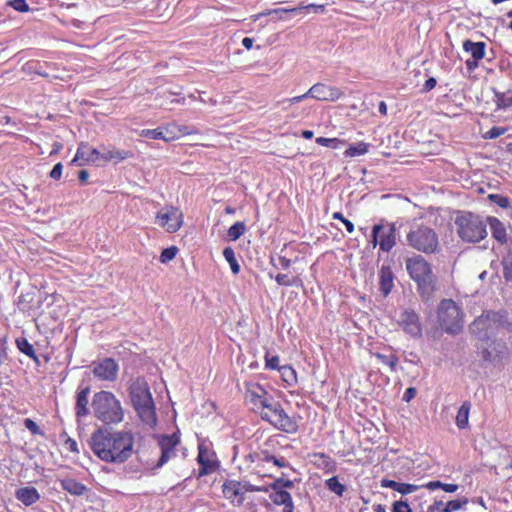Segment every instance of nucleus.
I'll use <instances>...</instances> for the list:
<instances>
[{
  "mask_svg": "<svg viewBox=\"0 0 512 512\" xmlns=\"http://www.w3.org/2000/svg\"><path fill=\"white\" fill-rule=\"evenodd\" d=\"M271 397V395L259 384H251L246 392V399L252 405L254 412L262 408L263 404Z\"/></svg>",
  "mask_w": 512,
  "mask_h": 512,
  "instance_id": "19",
  "label": "nucleus"
},
{
  "mask_svg": "<svg viewBox=\"0 0 512 512\" xmlns=\"http://www.w3.org/2000/svg\"><path fill=\"white\" fill-rule=\"evenodd\" d=\"M310 94H312L313 99L318 101L334 102L343 95V92L337 87L316 83L310 87Z\"/></svg>",
  "mask_w": 512,
  "mask_h": 512,
  "instance_id": "18",
  "label": "nucleus"
},
{
  "mask_svg": "<svg viewBox=\"0 0 512 512\" xmlns=\"http://www.w3.org/2000/svg\"><path fill=\"white\" fill-rule=\"evenodd\" d=\"M223 256L229 263L232 273L235 275L238 274L240 272V265L238 264L234 250L231 247L224 248Z\"/></svg>",
  "mask_w": 512,
  "mask_h": 512,
  "instance_id": "36",
  "label": "nucleus"
},
{
  "mask_svg": "<svg viewBox=\"0 0 512 512\" xmlns=\"http://www.w3.org/2000/svg\"><path fill=\"white\" fill-rule=\"evenodd\" d=\"M155 223L167 232L175 233L183 224V214L174 206H165L158 211Z\"/></svg>",
  "mask_w": 512,
  "mask_h": 512,
  "instance_id": "11",
  "label": "nucleus"
},
{
  "mask_svg": "<svg viewBox=\"0 0 512 512\" xmlns=\"http://www.w3.org/2000/svg\"><path fill=\"white\" fill-rule=\"evenodd\" d=\"M296 8H297L298 14H300L302 12L323 13L325 11V5H316V4L299 5Z\"/></svg>",
  "mask_w": 512,
  "mask_h": 512,
  "instance_id": "45",
  "label": "nucleus"
},
{
  "mask_svg": "<svg viewBox=\"0 0 512 512\" xmlns=\"http://www.w3.org/2000/svg\"><path fill=\"white\" fill-rule=\"evenodd\" d=\"M399 325L413 338L420 337L422 335V327L420 324L419 316L413 310H404L399 318Z\"/></svg>",
  "mask_w": 512,
  "mask_h": 512,
  "instance_id": "17",
  "label": "nucleus"
},
{
  "mask_svg": "<svg viewBox=\"0 0 512 512\" xmlns=\"http://www.w3.org/2000/svg\"><path fill=\"white\" fill-rule=\"evenodd\" d=\"M292 261L284 256H279L276 260L274 258H271V264L276 269H283L287 270L291 266Z\"/></svg>",
  "mask_w": 512,
  "mask_h": 512,
  "instance_id": "48",
  "label": "nucleus"
},
{
  "mask_svg": "<svg viewBox=\"0 0 512 512\" xmlns=\"http://www.w3.org/2000/svg\"><path fill=\"white\" fill-rule=\"evenodd\" d=\"M253 43H254V40L250 37H244L242 39V45L246 48V49H251L253 47Z\"/></svg>",
  "mask_w": 512,
  "mask_h": 512,
  "instance_id": "61",
  "label": "nucleus"
},
{
  "mask_svg": "<svg viewBox=\"0 0 512 512\" xmlns=\"http://www.w3.org/2000/svg\"><path fill=\"white\" fill-rule=\"evenodd\" d=\"M406 270L422 291L434 289V275L431 265L421 256L414 255L406 260Z\"/></svg>",
  "mask_w": 512,
  "mask_h": 512,
  "instance_id": "7",
  "label": "nucleus"
},
{
  "mask_svg": "<svg viewBox=\"0 0 512 512\" xmlns=\"http://www.w3.org/2000/svg\"><path fill=\"white\" fill-rule=\"evenodd\" d=\"M90 393V387H84L81 390H79L76 394V405H75V412L76 416L78 418L85 417L89 414V408H88V396Z\"/></svg>",
  "mask_w": 512,
  "mask_h": 512,
  "instance_id": "21",
  "label": "nucleus"
},
{
  "mask_svg": "<svg viewBox=\"0 0 512 512\" xmlns=\"http://www.w3.org/2000/svg\"><path fill=\"white\" fill-rule=\"evenodd\" d=\"M62 170H63L62 163L59 162V163L55 164L53 169L50 172V177L54 180H59L62 176Z\"/></svg>",
  "mask_w": 512,
  "mask_h": 512,
  "instance_id": "54",
  "label": "nucleus"
},
{
  "mask_svg": "<svg viewBox=\"0 0 512 512\" xmlns=\"http://www.w3.org/2000/svg\"><path fill=\"white\" fill-rule=\"evenodd\" d=\"M262 461L263 462H273L274 465H276L277 467L279 468H285V467H290V464L288 461H286V459L284 457H276L274 455H271L267 452H263V457H262Z\"/></svg>",
  "mask_w": 512,
  "mask_h": 512,
  "instance_id": "42",
  "label": "nucleus"
},
{
  "mask_svg": "<svg viewBox=\"0 0 512 512\" xmlns=\"http://www.w3.org/2000/svg\"><path fill=\"white\" fill-rule=\"evenodd\" d=\"M17 347L19 350L25 354L26 356L30 357L31 359L37 361L38 358L35 354V350L32 344L28 342L27 339L21 338L17 340Z\"/></svg>",
  "mask_w": 512,
  "mask_h": 512,
  "instance_id": "40",
  "label": "nucleus"
},
{
  "mask_svg": "<svg viewBox=\"0 0 512 512\" xmlns=\"http://www.w3.org/2000/svg\"><path fill=\"white\" fill-rule=\"evenodd\" d=\"M480 60H475L474 58H469L465 61L466 68L469 72H473L479 66Z\"/></svg>",
  "mask_w": 512,
  "mask_h": 512,
  "instance_id": "58",
  "label": "nucleus"
},
{
  "mask_svg": "<svg viewBox=\"0 0 512 512\" xmlns=\"http://www.w3.org/2000/svg\"><path fill=\"white\" fill-rule=\"evenodd\" d=\"M436 84H437L436 79H435L434 77H430V78H428V79L425 81V83H424V85H423L422 90H423L424 92L431 91L433 88H435Z\"/></svg>",
  "mask_w": 512,
  "mask_h": 512,
  "instance_id": "57",
  "label": "nucleus"
},
{
  "mask_svg": "<svg viewBox=\"0 0 512 512\" xmlns=\"http://www.w3.org/2000/svg\"><path fill=\"white\" fill-rule=\"evenodd\" d=\"M16 498L24 505L30 506L39 500L40 494L34 487H24L17 490Z\"/></svg>",
  "mask_w": 512,
  "mask_h": 512,
  "instance_id": "26",
  "label": "nucleus"
},
{
  "mask_svg": "<svg viewBox=\"0 0 512 512\" xmlns=\"http://www.w3.org/2000/svg\"><path fill=\"white\" fill-rule=\"evenodd\" d=\"M261 419L273 427L288 434H294L298 430L297 421L290 417L283 409L280 402L272 396L263 404L258 411Z\"/></svg>",
  "mask_w": 512,
  "mask_h": 512,
  "instance_id": "5",
  "label": "nucleus"
},
{
  "mask_svg": "<svg viewBox=\"0 0 512 512\" xmlns=\"http://www.w3.org/2000/svg\"><path fill=\"white\" fill-rule=\"evenodd\" d=\"M394 286L393 273L389 267L382 266L379 271V289L383 296L386 297Z\"/></svg>",
  "mask_w": 512,
  "mask_h": 512,
  "instance_id": "24",
  "label": "nucleus"
},
{
  "mask_svg": "<svg viewBox=\"0 0 512 512\" xmlns=\"http://www.w3.org/2000/svg\"><path fill=\"white\" fill-rule=\"evenodd\" d=\"M416 395V389L414 387H409L405 390L402 400L405 402L411 401Z\"/></svg>",
  "mask_w": 512,
  "mask_h": 512,
  "instance_id": "56",
  "label": "nucleus"
},
{
  "mask_svg": "<svg viewBox=\"0 0 512 512\" xmlns=\"http://www.w3.org/2000/svg\"><path fill=\"white\" fill-rule=\"evenodd\" d=\"M63 490L74 496H82L87 492V487L73 478H63L59 480Z\"/></svg>",
  "mask_w": 512,
  "mask_h": 512,
  "instance_id": "23",
  "label": "nucleus"
},
{
  "mask_svg": "<svg viewBox=\"0 0 512 512\" xmlns=\"http://www.w3.org/2000/svg\"><path fill=\"white\" fill-rule=\"evenodd\" d=\"M178 252V248L176 246H170L168 248H165L162 250L160 255V261L162 263H168L169 261L173 260Z\"/></svg>",
  "mask_w": 512,
  "mask_h": 512,
  "instance_id": "46",
  "label": "nucleus"
},
{
  "mask_svg": "<svg viewBox=\"0 0 512 512\" xmlns=\"http://www.w3.org/2000/svg\"><path fill=\"white\" fill-rule=\"evenodd\" d=\"M372 356L377 358L382 364L386 365L387 367H389V369L394 372L396 371L397 369V365H398V357L394 354H383V353H380V352H374L372 353Z\"/></svg>",
  "mask_w": 512,
  "mask_h": 512,
  "instance_id": "31",
  "label": "nucleus"
},
{
  "mask_svg": "<svg viewBox=\"0 0 512 512\" xmlns=\"http://www.w3.org/2000/svg\"><path fill=\"white\" fill-rule=\"evenodd\" d=\"M129 395L132 405L141 421L149 427L157 424L155 404L146 380L138 377L132 380L129 386Z\"/></svg>",
  "mask_w": 512,
  "mask_h": 512,
  "instance_id": "2",
  "label": "nucleus"
},
{
  "mask_svg": "<svg viewBox=\"0 0 512 512\" xmlns=\"http://www.w3.org/2000/svg\"><path fill=\"white\" fill-rule=\"evenodd\" d=\"M180 443V437L177 433L171 435H161L158 439V445L161 450L160 458L156 464V468H161L169 460L177 456L176 446Z\"/></svg>",
  "mask_w": 512,
  "mask_h": 512,
  "instance_id": "13",
  "label": "nucleus"
},
{
  "mask_svg": "<svg viewBox=\"0 0 512 512\" xmlns=\"http://www.w3.org/2000/svg\"><path fill=\"white\" fill-rule=\"evenodd\" d=\"M470 409L471 403L468 401L463 402L460 406L456 416V425L459 429H464L468 426Z\"/></svg>",
  "mask_w": 512,
  "mask_h": 512,
  "instance_id": "29",
  "label": "nucleus"
},
{
  "mask_svg": "<svg viewBox=\"0 0 512 512\" xmlns=\"http://www.w3.org/2000/svg\"><path fill=\"white\" fill-rule=\"evenodd\" d=\"M407 244L424 254H433L438 251L439 238L435 230L424 224L412 225L406 236Z\"/></svg>",
  "mask_w": 512,
  "mask_h": 512,
  "instance_id": "6",
  "label": "nucleus"
},
{
  "mask_svg": "<svg viewBox=\"0 0 512 512\" xmlns=\"http://www.w3.org/2000/svg\"><path fill=\"white\" fill-rule=\"evenodd\" d=\"M368 150H369L368 143L358 142L356 144L350 145L346 149L344 154L346 157H356V156H361V155L366 154L368 152Z\"/></svg>",
  "mask_w": 512,
  "mask_h": 512,
  "instance_id": "34",
  "label": "nucleus"
},
{
  "mask_svg": "<svg viewBox=\"0 0 512 512\" xmlns=\"http://www.w3.org/2000/svg\"><path fill=\"white\" fill-rule=\"evenodd\" d=\"M140 136L148 139H162L166 142L172 140L174 137L167 135L162 128L156 129H143L140 132Z\"/></svg>",
  "mask_w": 512,
  "mask_h": 512,
  "instance_id": "30",
  "label": "nucleus"
},
{
  "mask_svg": "<svg viewBox=\"0 0 512 512\" xmlns=\"http://www.w3.org/2000/svg\"><path fill=\"white\" fill-rule=\"evenodd\" d=\"M197 461L200 465L199 476H205L215 472L218 468L215 453L205 443L198 445Z\"/></svg>",
  "mask_w": 512,
  "mask_h": 512,
  "instance_id": "16",
  "label": "nucleus"
},
{
  "mask_svg": "<svg viewBox=\"0 0 512 512\" xmlns=\"http://www.w3.org/2000/svg\"><path fill=\"white\" fill-rule=\"evenodd\" d=\"M316 143L320 146L337 149L343 144V141L338 138L317 137Z\"/></svg>",
  "mask_w": 512,
  "mask_h": 512,
  "instance_id": "44",
  "label": "nucleus"
},
{
  "mask_svg": "<svg viewBox=\"0 0 512 512\" xmlns=\"http://www.w3.org/2000/svg\"><path fill=\"white\" fill-rule=\"evenodd\" d=\"M90 448L104 462L122 464L134 452V435L131 431H111L100 428L92 433Z\"/></svg>",
  "mask_w": 512,
  "mask_h": 512,
  "instance_id": "1",
  "label": "nucleus"
},
{
  "mask_svg": "<svg viewBox=\"0 0 512 512\" xmlns=\"http://www.w3.org/2000/svg\"><path fill=\"white\" fill-rule=\"evenodd\" d=\"M488 199L503 209H508L511 206V201L508 197L501 194H489Z\"/></svg>",
  "mask_w": 512,
  "mask_h": 512,
  "instance_id": "43",
  "label": "nucleus"
},
{
  "mask_svg": "<svg viewBox=\"0 0 512 512\" xmlns=\"http://www.w3.org/2000/svg\"><path fill=\"white\" fill-rule=\"evenodd\" d=\"M486 44L484 42H474L467 39L463 42V50L470 53L471 58L482 60L485 57Z\"/></svg>",
  "mask_w": 512,
  "mask_h": 512,
  "instance_id": "25",
  "label": "nucleus"
},
{
  "mask_svg": "<svg viewBox=\"0 0 512 512\" xmlns=\"http://www.w3.org/2000/svg\"><path fill=\"white\" fill-rule=\"evenodd\" d=\"M503 277L506 281H512V252L509 251L501 260Z\"/></svg>",
  "mask_w": 512,
  "mask_h": 512,
  "instance_id": "38",
  "label": "nucleus"
},
{
  "mask_svg": "<svg viewBox=\"0 0 512 512\" xmlns=\"http://www.w3.org/2000/svg\"><path fill=\"white\" fill-rule=\"evenodd\" d=\"M246 231V225L244 222H236L234 223L227 232V235L230 240L236 241L239 239Z\"/></svg>",
  "mask_w": 512,
  "mask_h": 512,
  "instance_id": "39",
  "label": "nucleus"
},
{
  "mask_svg": "<svg viewBox=\"0 0 512 512\" xmlns=\"http://www.w3.org/2000/svg\"><path fill=\"white\" fill-rule=\"evenodd\" d=\"M297 278H290L287 274H277L275 276V281L280 286L290 287L296 284Z\"/></svg>",
  "mask_w": 512,
  "mask_h": 512,
  "instance_id": "49",
  "label": "nucleus"
},
{
  "mask_svg": "<svg viewBox=\"0 0 512 512\" xmlns=\"http://www.w3.org/2000/svg\"><path fill=\"white\" fill-rule=\"evenodd\" d=\"M291 14V15H298L297 8H276V9H270L265 12L259 13L256 18H259L261 16H269V15H275L276 19L283 20L285 19L284 15Z\"/></svg>",
  "mask_w": 512,
  "mask_h": 512,
  "instance_id": "32",
  "label": "nucleus"
},
{
  "mask_svg": "<svg viewBox=\"0 0 512 512\" xmlns=\"http://www.w3.org/2000/svg\"><path fill=\"white\" fill-rule=\"evenodd\" d=\"M442 484L443 483L441 481L436 480V481H430V482H428L426 484H423L421 486H422V488H427V489L433 491V490H436L438 488L442 489Z\"/></svg>",
  "mask_w": 512,
  "mask_h": 512,
  "instance_id": "59",
  "label": "nucleus"
},
{
  "mask_svg": "<svg viewBox=\"0 0 512 512\" xmlns=\"http://www.w3.org/2000/svg\"><path fill=\"white\" fill-rule=\"evenodd\" d=\"M380 485L383 488L393 489L402 495H407V494L413 493V492L417 491L418 489L422 488V486H419V485L409 484V483H400V482L390 480V479H382Z\"/></svg>",
  "mask_w": 512,
  "mask_h": 512,
  "instance_id": "22",
  "label": "nucleus"
},
{
  "mask_svg": "<svg viewBox=\"0 0 512 512\" xmlns=\"http://www.w3.org/2000/svg\"><path fill=\"white\" fill-rule=\"evenodd\" d=\"M325 485L331 492L335 493L339 497L343 496L346 491L345 485L339 482L337 476L327 479Z\"/></svg>",
  "mask_w": 512,
  "mask_h": 512,
  "instance_id": "37",
  "label": "nucleus"
},
{
  "mask_svg": "<svg viewBox=\"0 0 512 512\" xmlns=\"http://www.w3.org/2000/svg\"><path fill=\"white\" fill-rule=\"evenodd\" d=\"M458 488L459 487L457 484H452V483H443L442 484V490H444L447 493H454L458 490Z\"/></svg>",
  "mask_w": 512,
  "mask_h": 512,
  "instance_id": "60",
  "label": "nucleus"
},
{
  "mask_svg": "<svg viewBox=\"0 0 512 512\" xmlns=\"http://www.w3.org/2000/svg\"><path fill=\"white\" fill-rule=\"evenodd\" d=\"M24 426L27 430H29L33 435H42V431L35 421L30 418H26L24 420Z\"/></svg>",
  "mask_w": 512,
  "mask_h": 512,
  "instance_id": "51",
  "label": "nucleus"
},
{
  "mask_svg": "<svg viewBox=\"0 0 512 512\" xmlns=\"http://www.w3.org/2000/svg\"><path fill=\"white\" fill-rule=\"evenodd\" d=\"M89 177V173L86 170H81L79 172L78 178L81 182H85Z\"/></svg>",
  "mask_w": 512,
  "mask_h": 512,
  "instance_id": "63",
  "label": "nucleus"
},
{
  "mask_svg": "<svg viewBox=\"0 0 512 512\" xmlns=\"http://www.w3.org/2000/svg\"><path fill=\"white\" fill-rule=\"evenodd\" d=\"M100 154L102 162L114 161L115 163L125 160L131 156V153L128 151L119 150L116 148L107 149L105 147L102 149V151H100Z\"/></svg>",
  "mask_w": 512,
  "mask_h": 512,
  "instance_id": "27",
  "label": "nucleus"
},
{
  "mask_svg": "<svg viewBox=\"0 0 512 512\" xmlns=\"http://www.w3.org/2000/svg\"><path fill=\"white\" fill-rule=\"evenodd\" d=\"M268 493L269 499L276 506H287V504L293 501L291 494L286 490L270 489Z\"/></svg>",
  "mask_w": 512,
  "mask_h": 512,
  "instance_id": "28",
  "label": "nucleus"
},
{
  "mask_svg": "<svg viewBox=\"0 0 512 512\" xmlns=\"http://www.w3.org/2000/svg\"><path fill=\"white\" fill-rule=\"evenodd\" d=\"M489 225L492 237L501 245L508 242V234L505 224L498 218L489 216L486 218V225Z\"/></svg>",
  "mask_w": 512,
  "mask_h": 512,
  "instance_id": "20",
  "label": "nucleus"
},
{
  "mask_svg": "<svg viewBox=\"0 0 512 512\" xmlns=\"http://www.w3.org/2000/svg\"><path fill=\"white\" fill-rule=\"evenodd\" d=\"M118 371L119 365L113 358L107 357L93 363V375L101 381H115L118 376Z\"/></svg>",
  "mask_w": 512,
  "mask_h": 512,
  "instance_id": "14",
  "label": "nucleus"
},
{
  "mask_svg": "<svg viewBox=\"0 0 512 512\" xmlns=\"http://www.w3.org/2000/svg\"><path fill=\"white\" fill-rule=\"evenodd\" d=\"M392 512H412V509L406 500H399L393 503Z\"/></svg>",
  "mask_w": 512,
  "mask_h": 512,
  "instance_id": "50",
  "label": "nucleus"
},
{
  "mask_svg": "<svg viewBox=\"0 0 512 512\" xmlns=\"http://www.w3.org/2000/svg\"><path fill=\"white\" fill-rule=\"evenodd\" d=\"M444 508V502L441 500H435L433 504L428 506L426 512H442Z\"/></svg>",
  "mask_w": 512,
  "mask_h": 512,
  "instance_id": "55",
  "label": "nucleus"
},
{
  "mask_svg": "<svg viewBox=\"0 0 512 512\" xmlns=\"http://www.w3.org/2000/svg\"><path fill=\"white\" fill-rule=\"evenodd\" d=\"M457 235L464 242L477 243L487 236L486 220L471 212H461L455 218Z\"/></svg>",
  "mask_w": 512,
  "mask_h": 512,
  "instance_id": "4",
  "label": "nucleus"
},
{
  "mask_svg": "<svg viewBox=\"0 0 512 512\" xmlns=\"http://www.w3.org/2000/svg\"><path fill=\"white\" fill-rule=\"evenodd\" d=\"M438 321L445 332L457 334L463 328V312L452 299H443L438 306Z\"/></svg>",
  "mask_w": 512,
  "mask_h": 512,
  "instance_id": "8",
  "label": "nucleus"
},
{
  "mask_svg": "<svg viewBox=\"0 0 512 512\" xmlns=\"http://www.w3.org/2000/svg\"><path fill=\"white\" fill-rule=\"evenodd\" d=\"M499 326L498 316L494 312L482 314L471 324L470 329L480 340H488Z\"/></svg>",
  "mask_w": 512,
  "mask_h": 512,
  "instance_id": "12",
  "label": "nucleus"
},
{
  "mask_svg": "<svg viewBox=\"0 0 512 512\" xmlns=\"http://www.w3.org/2000/svg\"><path fill=\"white\" fill-rule=\"evenodd\" d=\"M259 491H266V489L247 481L226 480L222 485L224 497L235 506H241L243 504L247 492Z\"/></svg>",
  "mask_w": 512,
  "mask_h": 512,
  "instance_id": "10",
  "label": "nucleus"
},
{
  "mask_svg": "<svg viewBox=\"0 0 512 512\" xmlns=\"http://www.w3.org/2000/svg\"><path fill=\"white\" fill-rule=\"evenodd\" d=\"M265 367L267 369H271V370H275V369L279 370V368L281 367V366H279V357L277 355L269 356L268 354H266Z\"/></svg>",
  "mask_w": 512,
  "mask_h": 512,
  "instance_id": "52",
  "label": "nucleus"
},
{
  "mask_svg": "<svg viewBox=\"0 0 512 512\" xmlns=\"http://www.w3.org/2000/svg\"><path fill=\"white\" fill-rule=\"evenodd\" d=\"M92 408L95 417L105 424H118L124 419L121 402L110 391H100L94 394Z\"/></svg>",
  "mask_w": 512,
  "mask_h": 512,
  "instance_id": "3",
  "label": "nucleus"
},
{
  "mask_svg": "<svg viewBox=\"0 0 512 512\" xmlns=\"http://www.w3.org/2000/svg\"><path fill=\"white\" fill-rule=\"evenodd\" d=\"M101 161L100 150L91 147L88 143L81 142L76 150L70 165L85 166L87 164H98Z\"/></svg>",
  "mask_w": 512,
  "mask_h": 512,
  "instance_id": "15",
  "label": "nucleus"
},
{
  "mask_svg": "<svg viewBox=\"0 0 512 512\" xmlns=\"http://www.w3.org/2000/svg\"><path fill=\"white\" fill-rule=\"evenodd\" d=\"M294 510H295V505H294V502L291 501L289 504H287V506H283L282 512H294Z\"/></svg>",
  "mask_w": 512,
  "mask_h": 512,
  "instance_id": "64",
  "label": "nucleus"
},
{
  "mask_svg": "<svg viewBox=\"0 0 512 512\" xmlns=\"http://www.w3.org/2000/svg\"><path fill=\"white\" fill-rule=\"evenodd\" d=\"M282 380L288 386H294L297 383L296 371L289 365H284L279 368Z\"/></svg>",
  "mask_w": 512,
  "mask_h": 512,
  "instance_id": "33",
  "label": "nucleus"
},
{
  "mask_svg": "<svg viewBox=\"0 0 512 512\" xmlns=\"http://www.w3.org/2000/svg\"><path fill=\"white\" fill-rule=\"evenodd\" d=\"M371 236L373 247L379 245L380 250L383 252L391 251L397 243L396 223H384V221H381V223L375 224L372 228Z\"/></svg>",
  "mask_w": 512,
  "mask_h": 512,
  "instance_id": "9",
  "label": "nucleus"
},
{
  "mask_svg": "<svg viewBox=\"0 0 512 512\" xmlns=\"http://www.w3.org/2000/svg\"><path fill=\"white\" fill-rule=\"evenodd\" d=\"M342 223L345 225V228L347 230L348 233H353L354 232V224L345 218L344 221H342Z\"/></svg>",
  "mask_w": 512,
  "mask_h": 512,
  "instance_id": "62",
  "label": "nucleus"
},
{
  "mask_svg": "<svg viewBox=\"0 0 512 512\" xmlns=\"http://www.w3.org/2000/svg\"><path fill=\"white\" fill-rule=\"evenodd\" d=\"M9 5L18 12H28L30 9L26 0H11L9 1Z\"/></svg>",
  "mask_w": 512,
  "mask_h": 512,
  "instance_id": "53",
  "label": "nucleus"
},
{
  "mask_svg": "<svg viewBox=\"0 0 512 512\" xmlns=\"http://www.w3.org/2000/svg\"><path fill=\"white\" fill-rule=\"evenodd\" d=\"M261 488L266 489V491H263L264 493H268L270 489H280V490H286L291 489L294 487V483L292 480L284 479L282 477L277 478L269 484L268 486H260Z\"/></svg>",
  "mask_w": 512,
  "mask_h": 512,
  "instance_id": "35",
  "label": "nucleus"
},
{
  "mask_svg": "<svg viewBox=\"0 0 512 512\" xmlns=\"http://www.w3.org/2000/svg\"><path fill=\"white\" fill-rule=\"evenodd\" d=\"M468 503L467 498L457 499L448 501L446 504L444 503V508L442 512H455L462 509Z\"/></svg>",
  "mask_w": 512,
  "mask_h": 512,
  "instance_id": "41",
  "label": "nucleus"
},
{
  "mask_svg": "<svg viewBox=\"0 0 512 512\" xmlns=\"http://www.w3.org/2000/svg\"><path fill=\"white\" fill-rule=\"evenodd\" d=\"M507 131V128L500 127V126H494L490 130H488L483 137L485 139H496L502 135H504Z\"/></svg>",
  "mask_w": 512,
  "mask_h": 512,
  "instance_id": "47",
  "label": "nucleus"
}]
</instances>
